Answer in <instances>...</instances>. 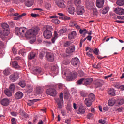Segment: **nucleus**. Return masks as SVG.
<instances>
[{
  "label": "nucleus",
  "mask_w": 124,
  "mask_h": 124,
  "mask_svg": "<svg viewBox=\"0 0 124 124\" xmlns=\"http://www.w3.org/2000/svg\"><path fill=\"white\" fill-rule=\"evenodd\" d=\"M39 31V27H35L28 30L26 29V27H16L15 28V32L16 35H20L21 36L25 35L27 38L31 39L32 37H35L38 34Z\"/></svg>",
  "instance_id": "nucleus-1"
},
{
  "label": "nucleus",
  "mask_w": 124,
  "mask_h": 124,
  "mask_svg": "<svg viewBox=\"0 0 124 124\" xmlns=\"http://www.w3.org/2000/svg\"><path fill=\"white\" fill-rule=\"evenodd\" d=\"M52 29V26H47L46 28V30H44L43 32V36L45 39H49L52 37V32L51 31V30Z\"/></svg>",
  "instance_id": "nucleus-2"
},
{
  "label": "nucleus",
  "mask_w": 124,
  "mask_h": 124,
  "mask_svg": "<svg viewBox=\"0 0 124 124\" xmlns=\"http://www.w3.org/2000/svg\"><path fill=\"white\" fill-rule=\"evenodd\" d=\"M9 25L4 23L2 24V31L0 32L1 35L8 36L9 34Z\"/></svg>",
  "instance_id": "nucleus-3"
},
{
  "label": "nucleus",
  "mask_w": 124,
  "mask_h": 124,
  "mask_svg": "<svg viewBox=\"0 0 124 124\" xmlns=\"http://www.w3.org/2000/svg\"><path fill=\"white\" fill-rule=\"evenodd\" d=\"M63 93H60L59 98H55V101L58 105V108L61 109L62 108V104H63Z\"/></svg>",
  "instance_id": "nucleus-4"
},
{
  "label": "nucleus",
  "mask_w": 124,
  "mask_h": 124,
  "mask_svg": "<svg viewBox=\"0 0 124 124\" xmlns=\"http://www.w3.org/2000/svg\"><path fill=\"white\" fill-rule=\"evenodd\" d=\"M18 79H19V74L18 73H15L9 76V79L11 82H15L17 81Z\"/></svg>",
  "instance_id": "nucleus-5"
},
{
  "label": "nucleus",
  "mask_w": 124,
  "mask_h": 124,
  "mask_svg": "<svg viewBox=\"0 0 124 124\" xmlns=\"http://www.w3.org/2000/svg\"><path fill=\"white\" fill-rule=\"evenodd\" d=\"M56 5L60 8H65V2L63 0H56Z\"/></svg>",
  "instance_id": "nucleus-6"
},
{
  "label": "nucleus",
  "mask_w": 124,
  "mask_h": 124,
  "mask_svg": "<svg viewBox=\"0 0 124 124\" xmlns=\"http://www.w3.org/2000/svg\"><path fill=\"white\" fill-rule=\"evenodd\" d=\"M46 94L49 95L53 97H55L57 94L55 89L53 88H49L48 89H46Z\"/></svg>",
  "instance_id": "nucleus-7"
},
{
  "label": "nucleus",
  "mask_w": 124,
  "mask_h": 124,
  "mask_svg": "<svg viewBox=\"0 0 124 124\" xmlns=\"http://www.w3.org/2000/svg\"><path fill=\"white\" fill-rule=\"evenodd\" d=\"M46 60L50 62H53L54 61V55L53 54L50 52H46Z\"/></svg>",
  "instance_id": "nucleus-8"
},
{
  "label": "nucleus",
  "mask_w": 124,
  "mask_h": 124,
  "mask_svg": "<svg viewBox=\"0 0 124 124\" xmlns=\"http://www.w3.org/2000/svg\"><path fill=\"white\" fill-rule=\"evenodd\" d=\"M80 63L79 60L77 57L74 58L71 60L72 65L77 67Z\"/></svg>",
  "instance_id": "nucleus-9"
},
{
  "label": "nucleus",
  "mask_w": 124,
  "mask_h": 124,
  "mask_svg": "<svg viewBox=\"0 0 124 124\" xmlns=\"http://www.w3.org/2000/svg\"><path fill=\"white\" fill-rule=\"evenodd\" d=\"M93 81V79H92L91 78H88L86 79H84V85L86 86H88L92 84V83Z\"/></svg>",
  "instance_id": "nucleus-10"
},
{
  "label": "nucleus",
  "mask_w": 124,
  "mask_h": 124,
  "mask_svg": "<svg viewBox=\"0 0 124 124\" xmlns=\"http://www.w3.org/2000/svg\"><path fill=\"white\" fill-rule=\"evenodd\" d=\"M77 13L78 15H81L85 13V10L84 9V6H77Z\"/></svg>",
  "instance_id": "nucleus-11"
},
{
  "label": "nucleus",
  "mask_w": 124,
  "mask_h": 124,
  "mask_svg": "<svg viewBox=\"0 0 124 124\" xmlns=\"http://www.w3.org/2000/svg\"><path fill=\"white\" fill-rule=\"evenodd\" d=\"M75 46H71L68 47L66 49V53H67V54H71L73 52H75Z\"/></svg>",
  "instance_id": "nucleus-12"
},
{
  "label": "nucleus",
  "mask_w": 124,
  "mask_h": 124,
  "mask_svg": "<svg viewBox=\"0 0 124 124\" xmlns=\"http://www.w3.org/2000/svg\"><path fill=\"white\" fill-rule=\"evenodd\" d=\"M114 11L117 14L121 15H124V9L122 8H116L114 9Z\"/></svg>",
  "instance_id": "nucleus-13"
},
{
  "label": "nucleus",
  "mask_w": 124,
  "mask_h": 124,
  "mask_svg": "<svg viewBox=\"0 0 124 124\" xmlns=\"http://www.w3.org/2000/svg\"><path fill=\"white\" fill-rule=\"evenodd\" d=\"M96 5L98 8H101L104 5V0H96Z\"/></svg>",
  "instance_id": "nucleus-14"
},
{
  "label": "nucleus",
  "mask_w": 124,
  "mask_h": 124,
  "mask_svg": "<svg viewBox=\"0 0 124 124\" xmlns=\"http://www.w3.org/2000/svg\"><path fill=\"white\" fill-rule=\"evenodd\" d=\"M51 74L55 75H57L59 74V69L55 66L51 67Z\"/></svg>",
  "instance_id": "nucleus-15"
},
{
  "label": "nucleus",
  "mask_w": 124,
  "mask_h": 124,
  "mask_svg": "<svg viewBox=\"0 0 124 124\" xmlns=\"http://www.w3.org/2000/svg\"><path fill=\"white\" fill-rule=\"evenodd\" d=\"M94 100H89V99H85L84 100V104L87 107H90L91 106H92V102Z\"/></svg>",
  "instance_id": "nucleus-16"
},
{
  "label": "nucleus",
  "mask_w": 124,
  "mask_h": 124,
  "mask_svg": "<svg viewBox=\"0 0 124 124\" xmlns=\"http://www.w3.org/2000/svg\"><path fill=\"white\" fill-rule=\"evenodd\" d=\"M23 93L20 91H18V92L16 93H15V97L16 99H20L22 98V97H23Z\"/></svg>",
  "instance_id": "nucleus-17"
},
{
  "label": "nucleus",
  "mask_w": 124,
  "mask_h": 124,
  "mask_svg": "<svg viewBox=\"0 0 124 124\" xmlns=\"http://www.w3.org/2000/svg\"><path fill=\"white\" fill-rule=\"evenodd\" d=\"M94 85L96 88H100L102 87V81L101 80H96L94 81Z\"/></svg>",
  "instance_id": "nucleus-18"
},
{
  "label": "nucleus",
  "mask_w": 124,
  "mask_h": 124,
  "mask_svg": "<svg viewBox=\"0 0 124 124\" xmlns=\"http://www.w3.org/2000/svg\"><path fill=\"white\" fill-rule=\"evenodd\" d=\"M89 52H87L86 53V55L88 56L89 58H91V59L92 60H94V56H93V54H92V52L94 51V49H88Z\"/></svg>",
  "instance_id": "nucleus-19"
},
{
  "label": "nucleus",
  "mask_w": 124,
  "mask_h": 124,
  "mask_svg": "<svg viewBox=\"0 0 124 124\" xmlns=\"http://www.w3.org/2000/svg\"><path fill=\"white\" fill-rule=\"evenodd\" d=\"M42 72V69L40 67H35L33 68V73H34V74L37 75L40 74Z\"/></svg>",
  "instance_id": "nucleus-20"
},
{
  "label": "nucleus",
  "mask_w": 124,
  "mask_h": 124,
  "mask_svg": "<svg viewBox=\"0 0 124 124\" xmlns=\"http://www.w3.org/2000/svg\"><path fill=\"white\" fill-rule=\"evenodd\" d=\"M25 6L27 7H31L33 5V0H25Z\"/></svg>",
  "instance_id": "nucleus-21"
},
{
  "label": "nucleus",
  "mask_w": 124,
  "mask_h": 124,
  "mask_svg": "<svg viewBox=\"0 0 124 124\" xmlns=\"http://www.w3.org/2000/svg\"><path fill=\"white\" fill-rule=\"evenodd\" d=\"M1 104L2 106H7L9 105V100L7 98H4L1 101Z\"/></svg>",
  "instance_id": "nucleus-22"
},
{
  "label": "nucleus",
  "mask_w": 124,
  "mask_h": 124,
  "mask_svg": "<svg viewBox=\"0 0 124 124\" xmlns=\"http://www.w3.org/2000/svg\"><path fill=\"white\" fill-rule=\"evenodd\" d=\"M11 66L13 67V68L16 69H18L20 68V66L18 64V62L16 61L12 62Z\"/></svg>",
  "instance_id": "nucleus-23"
},
{
  "label": "nucleus",
  "mask_w": 124,
  "mask_h": 124,
  "mask_svg": "<svg viewBox=\"0 0 124 124\" xmlns=\"http://www.w3.org/2000/svg\"><path fill=\"white\" fill-rule=\"evenodd\" d=\"M76 36V32L75 31H72L70 34H69L68 35V38L69 40H71L72 39L75 38Z\"/></svg>",
  "instance_id": "nucleus-24"
},
{
  "label": "nucleus",
  "mask_w": 124,
  "mask_h": 124,
  "mask_svg": "<svg viewBox=\"0 0 124 124\" xmlns=\"http://www.w3.org/2000/svg\"><path fill=\"white\" fill-rule=\"evenodd\" d=\"M14 91L9 90V89H6L4 90V93L8 97H10L12 96V92Z\"/></svg>",
  "instance_id": "nucleus-25"
},
{
  "label": "nucleus",
  "mask_w": 124,
  "mask_h": 124,
  "mask_svg": "<svg viewBox=\"0 0 124 124\" xmlns=\"http://www.w3.org/2000/svg\"><path fill=\"white\" fill-rule=\"evenodd\" d=\"M39 101L38 99H34L33 100H30L28 101V103H27V104L28 106H32L35 102H37Z\"/></svg>",
  "instance_id": "nucleus-26"
},
{
  "label": "nucleus",
  "mask_w": 124,
  "mask_h": 124,
  "mask_svg": "<svg viewBox=\"0 0 124 124\" xmlns=\"http://www.w3.org/2000/svg\"><path fill=\"white\" fill-rule=\"evenodd\" d=\"M108 93L110 95L115 96L114 89H113V88L108 89Z\"/></svg>",
  "instance_id": "nucleus-27"
},
{
  "label": "nucleus",
  "mask_w": 124,
  "mask_h": 124,
  "mask_svg": "<svg viewBox=\"0 0 124 124\" xmlns=\"http://www.w3.org/2000/svg\"><path fill=\"white\" fill-rule=\"evenodd\" d=\"M35 57V53L31 52L28 55V59L29 60H32Z\"/></svg>",
  "instance_id": "nucleus-28"
},
{
  "label": "nucleus",
  "mask_w": 124,
  "mask_h": 124,
  "mask_svg": "<svg viewBox=\"0 0 124 124\" xmlns=\"http://www.w3.org/2000/svg\"><path fill=\"white\" fill-rule=\"evenodd\" d=\"M68 12L69 14L73 15L75 12V8L73 7H69L68 9Z\"/></svg>",
  "instance_id": "nucleus-29"
},
{
  "label": "nucleus",
  "mask_w": 124,
  "mask_h": 124,
  "mask_svg": "<svg viewBox=\"0 0 124 124\" xmlns=\"http://www.w3.org/2000/svg\"><path fill=\"white\" fill-rule=\"evenodd\" d=\"M11 72V69L10 68H7L3 71V74L5 76H7L8 75H10V72Z\"/></svg>",
  "instance_id": "nucleus-30"
},
{
  "label": "nucleus",
  "mask_w": 124,
  "mask_h": 124,
  "mask_svg": "<svg viewBox=\"0 0 124 124\" xmlns=\"http://www.w3.org/2000/svg\"><path fill=\"white\" fill-rule=\"evenodd\" d=\"M115 104V99H111L108 101V105L110 107H112Z\"/></svg>",
  "instance_id": "nucleus-31"
},
{
  "label": "nucleus",
  "mask_w": 124,
  "mask_h": 124,
  "mask_svg": "<svg viewBox=\"0 0 124 124\" xmlns=\"http://www.w3.org/2000/svg\"><path fill=\"white\" fill-rule=\"evenodd\" d=\"M67 31V29H66L65 27L62 28L60 30H59V33L60 35H62L64 33H65Z\"/></svg>",
  "instance_id": "nucleus-32"
},
{
  "label": "nucleus",
  "mask_w": 124,
  "mask_h": 124,
  "mask_svg": "<svg viewBox=\"0 0 124 124\" xmlns=\"http://www.w3.org/2000/svg\"><path fill=\"white\" fill-rule=\"evenodd\" d=\"M20 115L22 118H28V114H27L25 111H20Z\"/></svg>",
  "instance_id": "nucleus-33"
},
{
  "label": "nucleus",
  "mask_w": 124,
  "mask_h": 124,
  "mask_svg": "<svg viewBox=\"0 0 124 124\" xmlns=\"http://www.w3.org/2000/svg\"><path fill=\"white\" fill-rule=\"evenodd\" d=\"M33 91V88L32 86H31L30 85H28L27 87L26 88V92L28 93H31Z\"/></svg>",
  "instance_id": "nucleus-34"
},
{
  "label": "nucleus",
  "mask_w": 124,
  "mask_h": 124,
  "mask_svg": "<svg viewBox=\"0 0 124 124\" xmlns=\"http://www.w3.org/2000/svg\"><path fill=\"white\" fill-rule=\"evenodd\" d=\"M79 33H80V34H83L84 37L85 34H88V31H87V30H86V29H84V30L80 29L79 30Z\"/></svg>",
  "instance_id": "nucleus-35"
},
{
  "label": "nucleus",
  "mask_w": 124,
  "mask_h": 124,
  "mask_svg": "<svg viewBox=\"0 0 124 124\" xmlns=\"http://www.w3.org/2000/svg\"><path fill=\"white\" fill-rule=\"evenodd\" d=\"M116 4L119 6H123L124 5V0H117Z\"/></svg>",
  "instance_id": "nucleus-36"
},
{
  "label": "nucleus",
  "mask_w": 124,
  "mask_h": 124,
  "mask_svg": "<svg viewBox=\"0 0 124 124\" xmlns=\"http://www.w3.org/2000/svg\"><path fill=\"white\" fill-rule=\"evenodd\" d=\"M43 92V90L42 89H41L40 87H37V88H36V94H37L38 95H41L42 94V92Z\"/></svg>",
  "instance_id": "nucleus-37"
},
{
  "label": "nucleus",
  "mask_w": 124,
  "mask_h": 124,
  "mask_svg": "<svg viewBox=\"0 0 124 124\" xmlns=\"http://www.w3.org/2000/svg\"><path fill=\"white\" fill-rule=\"evenodd\" d=\"M81 4V0H75V5L77 7H82L80 6Z\"/></svg>",
  "instance_id": "nucleus-38"
},
{
  "label": "nucleus",
  "mask_w": 124,
  "mask_h": 124,
  "mask_svg": "<svg viewBox=\"0 0 124 124\" xmlns=\"http://www.w3.org/2000/svg\"><path fill=\"white\" fill-rule=\"evenodd\" d=\"M94 95L93 93H91L89 94L88 98H85V99H89L91 100H94Z\"/></svg>",
  "instance_id": "nucleus-39"
},
{
  "label": "nucleus",
  "mask_w": 124,
  "mask_h": 124,
  "mask_svg": "<svg viewBox=\"0 0 124 124\" xmlns=\"http://www.w3.org/2000/svg\"><path fill=\"white\" fill-rule=\"evenodd\" d=\"M26 50L24 49H20V50L18 51V54L19 55L21 54L22 56H26Z\"/></svg>",
  "instance_id": "nucleus-40"
},
{
  "label": "nucleus",
  "mask_w": 124,
  "mask_h": 124,
  "mask_svg": "<svg viewBox=\"0 0 124 124\" xmlns=\"http://www.w3.org/2000/svg\"><path fill=\"white\" fill-rule=\"evenodd\" d=\"M54 36L53 38H51V42H52V43H54L56 39L58 38V33L57 32H54Z\"/></svg>",
  "instance_id": "nucleus-41"
},
{
  "label": "nucleus",
  "mask_w": 124,
  "mask_h": 124,
  "mask_svg": "<svg viewBox=\"0 0 124 124\" xmlns=\"http://www.w3.org/2000/svg\"><path fill=\"white\" fill-rule=\"evenodd\" d=\"M85 108L82 106L79 107V108H78V112H79V113L81 114H84L85 113Z\"/></svg>",
  "instance_id": "nucleus-42"
},
{
  "label": "nucleus",
  "mask_w": 124,
  "mask_h": 124,
  "mask_svg": "<svg viewBox=\"0 0 124 124\" xmlns=\"http://www.w3.org/2000/svg\"><path fill=\"white\" fill-rule=\"evenodd\" d=\"M108 10L109 8H108V7H106L104 9H103V10H102L101 13H102V14H106L108 12Z\"/></svg>",
  "instance_id": "nucleus-43"
},
{
  "label": "nucleus",
  "mask_w": 124,
  "mask_h": 124,
  "mask_svg": "<svg viewBox=\"0 0 124 124\" xmlns=\"http://www.w3.org/2000/svg\"><path fill=\"white\" fill-rule=\"evenodd\" d=\"M71 45V41H67L63 44V46L68 47Z\"/></svg>",
  "instance_id": "nucleus-44"
},
{
  "label": "nucleus",
  "mask_w": 124,
  "mask_h": 124,
  "mask_svg": "<svg viewBox=\"0 0 124 124\" xmlns=\"http://www.w3.org/2000/svg\"><path fill=\"white\" fill-rule=\"evenodd\" d=\"M79 94H80V96L83 97H85L87 96V93H86L85 91H80V92H79Z\"/></svg>",
  "instance_id": "nucleus-45"
},
{
  "label": "nucleus",
  "mask_w": 124,
  "mask_h": 124,
  "mask_svg": "<svg viewBox=\"0 0 124 124\" xmlns=\"http://www.w3.org/2000/svg\"><path fill=\"white\" fill-rule=\"evenodd\" d=\"M51 4L49 3H46L45 4V8L47 9V10H50V9H51Z\"/></svg>",
  "instance_id": "nucleus-46"
},
{
  "label": "nucleus",
  "mask_w": 124,
  "mask_h": 124,
  "mask_svg": "<svg viewBox=\"0 0 124 124\" xmlns=\"http://www.w3.org/2000/svg\"><path fill=\"white\" fill-rule=\"evenodd\" d=\"M18 84L22 88H24L26 86V83H25V81H23L18 82Z\"/></svg>",
  "instance_id": "nucleus-47"
},
{
  "label": "nucleus",
  "mask_w": 124,
  "mask_h": 124,
  "mask_svg": "<svg viewBox=\"0 0 124 124\" xmlns=\"http://www.w3.org/2000/svg\"><path fill=\"white\" fill-rule=\"evenodd\" d=\"M78 24H77L76 22H75V21H71V22L69 23V26L70 27H74V26H78Z\"/></svg>",
  "instance_id": "nucleus-48"
},
{
  "label": "nucleus",
  "mask_w": 124,
  "mask_h": 124,
  "mask_svg": "<svg viewBox=\"0 0 124 124\" xmlns=\"http://www.w3.org/2000/svg\"><path fill=\"white\" fill-rule=\"evenodd\" d=\"M9 15H10V16H14V17H19V14L18 13H9Z\"/></svg>",
  "instance_id": "nucleus-49"
},
{
  "label": "nucleus",
  "mask_w": 124,
  "mask_h": 124,
  "mask_svg": "<svg viewBox=\"0 0 124 124\" xmlns=\"http://www.w3.org/2000/svg\"><path fill=\"white\" fill-rule=\"evenodd\" d=\"M124 103V100L123 99H120L117 101V104L118 106H121L123 105Z\"/></svg>",
  "instance_id": "nucleus-50"
},
{
  "label": "nucleus",
  "mask_w": 124,
  "mask_h": 124,
  "mask_svg": "<svg viewBox=\"0 0 124 124\" xmlns=\"http://www.w3.org/2000/svg\"><path fill=\"white\" fill-rule=\"evenodd\" d=\"M51 22L56 25H58L59 23H60V21H59V20L57 19L52 20Z\"/></svg>",
  "instance_id": "nucleus-51"
},
{
  "label": "nucleus",
  "mask_w": 124,
  "mask_h": 124,
  "mask_svg": "<svg viewBox=\"0 0 124 124\" xmlns=\"http://www.w3.org/2000/svg\"><path fill=\"white\" fill-rule=\"evenodd\" d=\"M45 53L46 52L45 51H42V52H41V53H40V55H39V57H40V58L42 59V58L44 57Z\"/></svg>",
  "instance_id": "nucleus-52"
},
{
  "label": "nucleus",
  "mask_w": 124,
  "mask_h": 124,
  "mask_svg": "<svg viewBox=\"0 0 124 124\" xmlns=\"http://www.w3.org/2000/svg\"><path fill=\"white\" fill-rule=\"evenodd\" d=\"M9 90L12 91H14V90H15V85L12 84L11 85H10V86H9Z\"/></svg>",
  "instance_id": "nucleus-53"
},
{
  "label": "nucleus",
  "mask_w": 124,
  "mask_h": 124,
  "mask_svg": "<svg viewBox=\"0 0 124 124\" xmlns=\"http://www.w3.org/2000/svg\"><path fill=\"white\" fill-rule=\"evenodd\" d=\"M84 78H81L78 80V84L81 85L82 82H84Z\"/></svg>",
  "instance_id": "nucleus-54"
},
{
  "label": "nucleus",
  "mask_w": 124,
  "mask_h": 124,
  "mask_svg": "<svg viewBox=\"0 0 124 124\" xmlns=\"http://www.w3.org/2000/svg\"><path fill=\"white\" fill-rule=\"evenodd\" d=\"M31 16L32 17H33V18H36L39 16V15L37 14L31 13Z\"/></svg>",
  "instance_id": "nucleus-55"
},
{
  "label": "nucleus",
  "mask_w": 124,
  "mask_h": 124,
  "mask_svg": "<svg viewBox=\"0 0 124 124\" xmlns=\"http://www.w3.org/2000/svg\"><path fill=\"white\" fill-rule=\"evenodd\" d=\"M35 36L32 37L31 38H33V39L30 40V43H31V44H32L33 43H34L35 42Z\"/></svg>",
  "instance_id": "nucleus-56"
},
{
  "label": "nucleus",
  "mask_w": 124,
  "mask_h": 124,
  "mask_svg": "<svg viewBox=\"0 0 124 124\" xmlns=\"http://www.w3.org/2000/svg\"><path fill=\"white\" fill-rule=\"evenodd\" d=\"M111 76H112V74H111V75H108V76H105L104 77V78L105 79H108V78H111Z\"/></svg>",
  "instance_id": "nucleus-57"
},
{
  "label": "nucleus",
  "mask_w": 124,
  "mask_h": 124,
  "mask_svg": "<svg viewBox=\"0 0 124 124\" xmlns=\"http://www.w3.org/2000/svg\"><path fill=\"white\" fill-rule=\"evenodd\" d=\"M117 19L119 20H124V16H118L117 17Z\"/></svg>",
  "instance_id": "nucleus-58"
},
{
  "label": "nucleus",
  "mask_w": 124,
  "mask_h": 124,
  "mask_svg": "<svg viewBox=\"0 0 124 124\" xmlns=\"http://www.w3.org/2000/svg\"><path fill=\"white\" fill-rule=\"evenodd\" d=\"M64 87V86L63 84H58V89L62 90L63 89Z\"/></svg>",
  "instance_id": "nucleus-59"
},
{
  "label": "nucleus",
  "mask_w": 124,
  "mask_h": 124,
  "mask_svg": "<svg viewBox=\"0 0 124 124\" xmlns=\"http://www.w3.org/2000/svg\"><path fill=\"white\" fill-rule=\"evenodd\" d=\"M78 74L81 76L83 77L84 75H85V73L82 71H78Z\"/></svg>",
  "instance_id": "nucleus-60"
},
{
  "label": "nucleus",
  "mask_w": 124,
  "mask_h": 124,
  "mask_svg": "<svg viewBox=\"0 0 124 124\" xmlns=\"http://www.w3.org/2000/svg\"><path fill=\"white\" fill-rule=\"evenodd\" d=\"M92 52H94V54L96 55H98V50L97 49V48L94 49V50Z\"/></svg>",
  "instance_id": "nucleus-61"
},
{
  "label": "nucleus",
  "mask_w": 124,
  "mask_h": 124,
  "mask_svg": "<svg viewBox=\"0 0 124 124\" xmlns=\"http://www.w3.org/2000/svg\"><path fill=\"white\" fill-rule=\"evenodd\" d=\"M11 122H12V124H16L15 118H12Z\"/></svg>",
  "instance_id": "nucleus-62"
},
{
  "label": "nucleus",
  "mask_w": 124,
  "mask_h": 124,
  "mask_svg": "<svg viewBox=\"0 0 124 124\" xmlns=\"http://www.w3.org/2000/svg\"><path fill=\"white\" fill-rule=\"evenodd\" d=\"M71 122V121L70 120V118L68 119L65 121V123H66V124H70Z\"/></svg>",
  "instance_id": "nucleus-63"
},
{
  "label": "nucleus",
  "mask_w": 124,
  "mask_h": 124,
  "mask_svg": "<svg viewBox=\"0 0 124 124\" xmlns=\"http://www.w3.org/2000/svg\"><path fill=\"white\" fill-rule=\"evenodd\" d=\"M117 88H119L122 90V91L124 90V85H121L120 86H118L117 87Z\"/></svg>",
  "instance_id": "nucleus-64"
}]
</instances>
